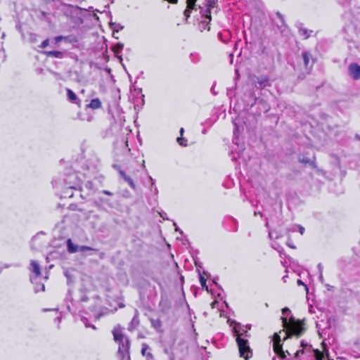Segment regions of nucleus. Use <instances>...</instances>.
<instances>
[{
    "mask_svg": "<svg viewBox=\"0 0 360 360\" xmlns=\"http://www.w3.org/2000/svg\"><path fill=\"white\" fill-rule=\"evenodd\" d=\"M348 75L354 80L360 79V65L357 63H351L348 66Z\"/></svg>",
    "mask_w": 360,
    "mask_h": 360,
    "instance_id": "obj_3",
    "label": "nucleus"
},
{
    "mask_svg": "<svg viewBox=\"0 0 360 360\" xmlns=\"http://www.w3.org/2000/svg\"><path fill=\"white\" fill-rule=\"evenodd\" d=\"M300 162L305 164H309L311 162V160L307 159V160H302L300 159Z\"/></svg>",
    "mask_w": 360,
    "mask_h": 360,
    "instance_id": "obj_12",
    "label": "nucleus"
},
{
    "mask_svg": "<svg viewBox=\"0 0 360 360\" xmlns=\"http://www.w3.org/2000/svg\"><path fill=\"white\" fill-rule=\"evenodd\" d=\"M302 58L304 65L307 69H311L313 63L315 62V58L313 54L310 52H304L302 53Z\"/></svg>",
    "mask_w": 360,
    "mask_h": 360,
    "instance_id": "obj_4",
    "label": "nucleus"
},
{
    "mask_svg": "<svg viewBox=\"0 0 360 360\" xmlns=\"http://www.w3.org/2000/svg\"><path fill=\"white\" fill-rule=\"evenodd\" d=\"M297 283H298L299 285H302V282L300 280H298V281H297Z\"/></svg>",
    "mask_w": 360,
    "mask_h": 360,
    "instance_id": "obj_19",
    "label": "nucleus"
},
{
    "mask_svg": "<svg viewBox=\"0 0 360 360\" xmlns=\"http://www.w3.org/2000/svg\"><path fill=\"white\" fill-rule=\"evenodd\" d=\"M183 133H184V129L181 128V130H180V134H181V136H182Z\"/></svg>",
    "mask_w": 360,
    "mask_h": 360,
    "instance_id": "obj_18",
    "label": "nucleus"
},
{
    "mask_svg": "<svg viewBox=\"0 0 360 360\" xmlns=\"http://www.w3.org/2000/svg\"><path fill=\"white\" fill-rule=\"evenodd\" d=\"M300 233H301L302 234L303 233V229H302V228H301Z\"/></svg>",
    "mask_w": 360,
    "mask_h": 360,
    "instance_id": "obj_20",
    "label": "nucleus"
},
{
    "mask_svg": "<svg viewBox=\"0 0 360 360\" xmlns=\"http://www.w3.org/2000/svg\"><path fill=\"white\" fill-rule=\"evenodd\" d=\"M32 266H33V270H34V273L37 275H38L39 274V270L38 266L36 264H33Z\"/></svg>",
    "mask_w": 360,
    "mask_h": 360,
    "instance_id": "obj_10",
    "label": "nucleus"
},
{
    "mask_svg": "<svg viewBox=\"0 0 360 360\" xmlns=\"http://www.w3.org/2000/svg\"><path fill=\"white\" fill-rule=\"evenodd\" d=\"M182 140H183V139H182V138H181V137L177 139V141H178V143H179L180 145H181V146H182V145H184V144H183V143H182Z\"/></svg>",
    "mask_w": 360,
    "mask_h": 360,
    "instance_id": "obj_13",
    "label": "nucleus"
},
{
    "mask_svg": "<svg viewBox=\"0 0 360 360\" xmlns=\"http://www.w3.org/2000/svg\"><path fill=\"white\" fill-rule=\"evenodd\" d=\"M68 94L69 98L70 100L74 101L76 99V96L72 91L68 90Z\"/></svg>",
    "mask_w": 360,
    "mask_h": 360,
    "instance_id": "obj_9",
    "label": "nucleus"
},
{
    "mask_svg": "<svg viewBox=\"0 0 360 360\" xmlns=\"http://www.w3.org/2000/svg\"><path fill=\"white\" fill-rule=\"evenodd\" d=\"M289 311V309H288V308H287V307H285V308L283 309V310H282V313H283V314H285V312H287V311Z\"/></svg>",
    "mask_w": 360,
    "mask_h": 360,
    "instance_id": "obj_15",
    "label": "nucleus"
},
{
    "mask_svg": "<svg viewBox=\"0 0 360 360\" xmlns=\"http://www.w3.org/2000/svg\"><path fill=\"white\" fill-rule=\"evenodd\" d=\"M101 106V102L98 99H94L91 101L90 104L88 105V108L92 109H98Z\"/></svg>",
    "mask_w": 360,
    "mask_h": 360,
    "instance_id": "obj_6",
    "label": "nucleus"
},
{
    "mask_svg": "<svg viewBox=\"0 0 360 360\" xmlns=\"http://www.w3.org/2000/svg\"><path fill=\"white\" fill-rule=\"evenodd\" d=\"M197 0H186V8L184 11V15L188 18L191 15V10L195 8Z\"/></svg>",
    "mask_w": 360,
    "mask_h": 360,
    "instance_id": "obj_5",
    "label": "nucleus"
},
{
    "mask_svg": "<svg viewBox=\"0 0 360 360\" xmlns=\"http://www.w3.org/2000/svg\"><path fill=\"white\" fill-rule=\"evenodd\" d=\"M60 53L59 52H49L47 53V55L48 56H58V55H60Z\"/></svg>",
    "mask_w": 360,
    "mask_h": 360,
    "instance_id": "obj_11",
    "label": "nucleus"
},
{
    "mask_svg": "<svg viewBox=\"0 0 360 360\" xmlns=\"http://www.w3.org/2000/svg\"><path fill=\"white\" fill-rule=\"evenodd\" d=\"M200 282H201L202 285H205V281L204 280V278H200Z\"/></svg>",
    "mask_w": 360,
    "mask_h": 360,
    "instance_id": "obj_16",
    "label": "nucleus"
},
{
    "mask_svg": "<svg viewBox=\"0 0 360 360\" xmlns=\"http://www.w3.org/2000/svg\"><path fill=\"white\" fill-rule=\"evenodd\" d=\"M68 248L70 252H76L79 250V248L75 246L70 240L68 241Z\"/></svg>",
    "mask_w": 360,
    "mask_h": 360,
    "instance_id": "obj_7",
    "label": "nucleus"
},
{
    "mask_svg": "<svg viewBox=\"0 0 360 360\" xmlns=\"http://www.w3.org/2000/svg\"><path fill=\"white\" fill-rule=\"evenodd\" d=\"M314 353L317 360H323L324 355L322 352L319 350H315Z\"/></svg>",
    "mask_w": 360,
    "mask_h": 360,
    "instance_id": "obj_8",
    "label": "nucleus"
},
{
    "mask_svg": "<svg viewBox=\"0 0 360 360\" xmlns=\"http://www.w3.org/2000/svg\"><path fill=\"white\" fill-rule=\"evenodd\" d=\"M47 45H48V40L44 41L42 43V46H43V47H46Z\"/></svg>",
    "mask_w": 360,
    "mask_h": 360,
    "instance_id": "obj_14",
    "label": "nucleus"
},
{
    "mask_svg": "<svg viewBox=\"0 0 360 360\" xmlns=\"http://www.w3.org/2000/svg\"><path fill=\"white\" fill-rule=\"evenodd\" d=\"M237 342L240 356L248 360L252 356L250 347L247 345L246 341L240 338L239 335L237 338Z\"/></svg>",
    "mask_w": 360,
    "mask_h": 360,
    "instance_id": "obj_2",
    "label": "nucleus"
},
{
    "mask_svg": "<svg viewBox=\"0 0 360 360\" xmlns=\"http://www.w3.org/2000/svg\"><path fill=\"white\" fill-rule=\"evenodd\" d=\"M114 337L115 340H118V335L116 333H114Z\"/></svg>",
    "mask_w": 360,
    "mask_h": 360,
    "instance_id": "obj_17",
    "label": "nucleus"
},
{
    "mask_svg": "<svg viewBox=\"0 0 360 360\" xmlns=\"http://www.w3.org/2000/svg\"><path fill=\"white\" fill-rule=\"evenodd\" d=\"M60 39V38L58 37L56 39V41H59Z\"/></svg>",
    "mask_w": 360,
    "mask_h": 360,
    "instance_id": "obj_21",
    "label": "nucleus"
},
{
    "mask_svg": "<svg viewBox=\"0 0 360 360\" xmlns=\"http://www.w3.org/2000/svg\"><path fill=\"white\" fill-rule=\"evenodd\" d=\"M282 323L284 328L283 330H280L278 333H275L274 335V350L281 358L285 356L284 352L282 350L281 345V334L284 333L285 336L283 340L291 337L292 335L297 336L300 335L304 330L303 322L300 321H295L293 318H290L288 321L286 317H282Z\"/></svg>",
    "mask_w": 360,
    "mask_h": 360,
    "instance_id": "obj_1",
    "label": "nucleus"
}]
</instances>
